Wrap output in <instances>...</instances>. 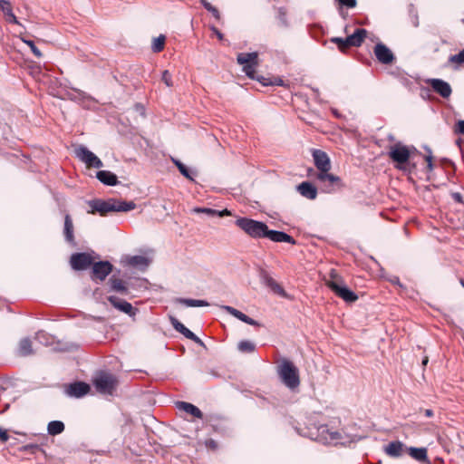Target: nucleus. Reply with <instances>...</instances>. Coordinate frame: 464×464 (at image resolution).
<instances>
[{"label": "nucleus", "mask_w": 464, "mask_h": 464, "mask_svg": "<svg viewBox=\"0 0 464 464\" xmlns=\"http://www.w3.org/2000/svg\"><path fill=\"white\" fill-rule=\"evenodd\" d=\"M178 303L185 304L188 307H202V306H208V304L205 300H198V299H191V298H179Z\"/></svg>", "instance_id": "obj_35"}, {"label": "nucleus", "mask_w": 464, "mask_h": 464, "mask_svg": "<svg viewBox=\"0 0 464 464\" xmlns=\"http://www.w3.org/2000/svg\"><path fill=\"white\" fill-rule=\"evenodd\" d=\"M110 288L111 291L116 293L126 295L128 293V287L126 283L118 278L116 275H112L109 280Z\"/></svg>", "instance_id": "obj_30"}, {"label": "nucleus", "mask_w": 464, "mask_h": 464, "mask_svg": "<svg viewBox=\"0 0 464 464\" xmlns=\"http://www.w3.org/2000/svg\"><path fill=\"white\" fill-rule=\"evenodd\" d=\"M205 445H206L207 448L211 449V450H216L218 448V443L213 439L207 440L205 441Z\"/></svg>", "instance_id": "obj_47"}, {"label": "nucleus", "mask_w": 464, "mask_h": 464, "mask_svg": "<svg viewBox=\"0 0 464 464\" xmlns=\"http://www.w3.org/2000/svg\"><path fill=\"white\" fill-rule=\"evenodd\" d=\"M455 132L464 135V120L458 121L455 127Z\"/></svg>", "instance_id": "obj_46"}, {"label": "nucleus", "mask_w": 464, "mask_h": 464, "mask_svg": "<svg viewBox=\"0 0 464 464\" xmlns=\"http://www.w3.org/2000/svg\"><path fill=\"white\" fill-rule=\"evenodd\" d=\"M135 107H136V110H137L138 111H140L141 114H143V113H144V108H143V106H141V105H140V104H137Z\"/></svg>", "instance_id": "obj_56"}, {"label": "nucleus", "mask_w": 464, "mask_h": 464, "mask_svg": "<svg viewBox=\"0 0 464 464\" xmlns=\"http://www.w3.org/2000/svg\"><path fill=\"white\" fill-rule=\"evenodd\" d=\"M401 82H402V84H404L405 86H408V84H409V80H408L407 78H403V79L401 80Z\"/></svg>", "instance_id": "obj_58"}, {"label": "nucleus", "mask_w": 464, "mask_h": 464, "mask_svg": "<svg viewBox=\"0 0 464 464\" xmlns=\"http://www.w3.org/2000/svg\"><path fill=\"white\" fill-rule=\"evenodd\" d=\"M398 168H399L400 169H404V168H403V167H401V166H398Z\"/></svg>", "instance_id": "obj_62"}, {"label": "nucleus", "mask_w": 464, "mask_h": 464, "mask_svg": "<svg viewBox=\"0 0 464 464\" xmlns=\"http://www.w3.org/2000/svg\"><path fill=\"white\" fill-rule=\"evenodd\" d=\"M276 372L282 383L290 390H295L300 385L299 370L293 362L286 358L279 361Z\"/></svg>", "instance_id": "obj_2"}, {"label": "nucleus", "mask_w": 464, "mask_h": 464, "mask_svg": "<svg viewBox=\"0 0 464 464\" xmlns=\"http://www.w3.org/2000/svg\"><path fill=\"white\" fill-rule=\"evenodd\" d=\"M389 139H390L391 140H393V137H392V135H390V136H389Z\"/></svg>", "instance_id": "obj_61"}, {"label": "nucleus", "mask_w": 464, "mask_h": 464, "mask_svg": "<svg viewBox=\"0 0 464 464\" xmlns=\"http://www.w3.org/2000/svg\"><path fill=\"white\" fill-rule=\"evenodd\" d=\"M64 430V424L61 420H52L48 423L47 431L50 435H58Z\"/></svg>", "instance_id": "obj_34"}, {"label": "nucleus", "mask_w": 464, "mask_h": 464, "mask_svg": "<svg viewBox=\"0 0 464 464\" xmlns=\"http://www.w3.org/2000/svg\"><path fill=\"white\" fill-rule=\"evenodd\" d=\"M170 323L173 328L182 334L186 338L195 342L197 344L200 346H205L204 342L198 337L193 332H191L188 328H187L182 323H180L177 318L170 317Z\"/></svg>", "instance_id": "obj_14"}, {"label": "nucleus", "mask_w": 464, "mask_h": 464, "mask_svg": "<svg viewBox=\"0 0 464 464\" xmlns=\"http://www.w3.org/2000/svg\"><path fill=\"white\" fill-rule=\"evenodd\" d=\"M90 167L100 169L103 167L102 161L96 156Z\"/></svg>", "instance_id": "obj_48"}, {"label": "nucleus", "mask_w": 464, "mask_h": 464, "mask_svg": "<svg viewBox=\"0 0 464 464\" xmlns=\"http://www.w3.org/2000/svg\"><path fill=\"white\" fill-rule=\"evenodd\" d=\"M113 266L109 261H98L92 264V278L93 280L104 281L112 272Z\"/></svg>", "instance_id": "obj_9"}, {"label": "nucleus", "mask_w": 464, "mask_h": 464, "mask_svg": "<svg viewBox=\"0 0 464 464\" xmlns=\"http://www.w3.org/2000/svg\"><path fill=\"white\" fill-rule=\"evenodd\" d=\"M424 415L428 418H431L434 416V411L431 409H426L424 410Z\"/></svg>", "instance_id": "obj_55"}, {"label": "nucleus", "mask_w": 464, "mask_h": 464, "mask_svg": "<svg viewBox=\"0 0 464 464\" xmlns=\"http://www.w3.org/2000/svg\"><path fill=\"white\" fill-rule=\"evenodd\" d=\"M426 161H427V168L429 170H432L433 169V163H432V157L431 155H428L426 158H425Z\"/></svg>", "instance_id": "obj_51"}, {"label": "nucleus", "mask_w": 464, "mask_h": 464, "mask_svg": "<svg viewBox=\"0 0 464 464\" xmlns=\"http://www.w3.org/2000/svg\"><path fill=\"white\" fill-rule=\"evenodd\" d=\"M376 59L382 64H390L395 60L392 52L382 43H378L373 50Z\"/></svg>", "instance_id": "obj_11"}, {"label": "nucleus", "mask_w": 464, "mask_h": 464, "mask_svg": "<svg viewBox=\"0 0 464 464\" xmlns=\"http://www.w3.org/2000/svg\"><path fill=\"white\" fill-rule=\"evenodd\" d=\"M74 227L72 220L70 215H65L64 217V225H63V236L65 241L72 246H76V242L74 239Z\"/></svg>", "instance_id": "obj_22"}, {"label": "nucleus", "mask_w": 464, "mask_h": 464, "mask_svg": "<svg viewBox=\"0 0 464 464\" xmlns=\"http://www.w3.org/2000/svg\"><path fill=\"white\" fill-rule=\"evenodd\" d=\"M265 238H268L271 241L276 242V243L285 242V243H289L291 245L296 244V241L295 240V238L293 237H291L290 235L286 234L285 232L272 230V229H269L268 227L266 228Z\"/></svg>", "instance_id": "obj_18"}, {"label": "nucleus", "mask_w": 464, "mask_h": 464, "mask_svg": "<svg viewBox=\"0 0 464 464\" xmlns=\"http://www.w3.org/2000/svg\"><path fill=\"white\" fill-rule=\"evenodd\" d=\"M341 5H344L348 8H353L356 6V0H336Z\"/></svg>", "instance_id": "obj_44"}, {"label": "nucleus", "mask_w": 464, "mask_h": 464, "mask_svg": "<svg viewBox=\"0 0 464 464\" xmlns=\"http://www.w3.org/2000/svg\"><path fill=\"white\" fill-rule=\"evenodd\" d=\"M17 353L20 356H29L33 354L32 342L29 338L20 340Z\"/></svg>", "instance_id": "obj_32"}, {"label": "nucleus", "mask_w": 464, "mask_h": 464, "mask_svg": "<svg viewBox=\"0 0 464 464\" xmlns=\"http://www.w3.org/2000/svg\"><path fill=\"white\" fill-rule=\"evenodd\" d=\"M326 285L337 296L347 303H353L358 299V295L345 285L342 277L334 269L330 272V279Z\"/></svg>", "instance_id": "obj_3"}, {"label": "nucleus", "mask_w": 464, "mask_h": 464, "mask_svg": "<svg viewBox=\"0 0 464 464\" xmlns=\"http://www.w3.org/2000/svg\"><path fill=\"white\" fill-rule=\"evenodd\" d=\"M237 348L241 353H249L255 351L256 345L251 341L244 340L238 343Z\"/></svg>", "instance_id": "obj_38"}, {"label": "nucleus", "mask_w": 464, "mask_h": 464, "mask_svg": "<svg viewBox=\"0 0 464 464\" xmlns=\"http://www.w3.org/2000/svg\"><path fill=\"white\" fill-rule=\"evenodd\" d=\"M426 82L429 83L433 91L442 98H449L451 95L452 89L449 82L436 78L428 79L426 80Z\"/></svg>", "instance_id": "obj_13"}, {"label": "nucleus", "mask_w": 464, "mask_h": 464, "mask_svg": "<svg viewBox=\"0 0 464 464\" xmlns=\"http://www.w3.org/2000/svg\"><path fill=\"white\" fill-rule=\"evenodd\" d=\"M108 301L114 308L128 314L130 317L135 316L136 313L138 312V309L134 308L130 303L117 296H108Z\"/></svg>", "instance_id": "obj_12"}, {"label": "nucleus", "mask_w": 464, "mask_h": 464, "mask_svg": "<svg viewBox=\"0 0 464 464\" xmlns=\"http://www.w3.org/2000/svg\"><path fill=\"white\" fill-rule=\"evenodd\" d=\"M76 156L84 162L88 167L91 166L94 159L96 158V155L89 150L85 146H79L75 150Z\"/></svg>", "instance_id": "obj_27"}, {"label": "nucleus", "mask_w": 464, "mask_h": 464, "mask_svg": "<svg viewBox=\"0 0 464 464\" xmlns=\"http://www.w3.org/2000/svg\"><path fill=\"white\" fill-rule=\"evenodd\" d=\"M96 390L102 394H112L117 386L116 378L109 372H101L93 380Z\"/></svg>", "instance_id": "obj_7"}, {"label": "nucleus", "mask_w": 464, "mask_h": 464, "mask_svg": "<svg viewBox=\"0 0 464 464\" xmlns=\"http://www.w3.org/2000/svg\"><path fill=\"white\" fill-rule=\"evenodd\" d=\"M313 158L315 167L320 172L329 171L331 169V162L328 155L321 150H314Z\"/></svg>", "instance_id": "obj_16"}, {"label": "nucleus", "mask_w": 464, "mask_h": 464, "mask_svg": "<svg viewBox=\"0 0 464 464\" xmlns=\"http://www.w3.org/2000/svg\"><path fill=\"white\" fill-rule=\"evenodd\" d=\"M9 439V436L7 434V431L0 427V440L2 442L7 441Z\"/></svg>", "instance_id": "obj_49"}, {"label": "nucleus", "mask_w": 464, "mask_h": 464, "mask_svg": "<svg viewBox=\"0 0 464 464\" xmlns=\"http://www.w3.org/2000/svg\"><path fill=\"white\" fill-rule=\"evenodd\" d=\"M317 180L324 184V191L331 193L334 191V186L340 184V178L328 173V171L319 172L316 176Z\"/></svg>", "instance_id": "obj_15"}, {"label": "nucleus", "mask_w": 464, "mask_h": 464, "mask_svg": "<svg viewBox=\"0 0 464 464\" xmlns=\"http://www.w3.org/2000/svg\"><path fill=\"white\" fill-rule=\"evenodd\" d=\"M96 178L106 186H115L118 184L117 176L109 170H99L96 173Z\"/></svg>", "instance_id": "obj_28"}, {"label": "nucleus", "mask_w": 464, "mask_h": 464, "mask_svg": "<svg viewBox=\"0 0 464 464\" xmlns=\"http://www.w3.org/2000/svg\"><path fill=\"white\" fill-rule=\"evenodd\" d=\"M408 447L400 440L390 442L384 447V452L392 458H400L406 454Z\"/></svg>", "instance_id": "obj_17"}, {"label": "nucleus", "mask_w": 464, "mask_h": 464, "mask_svg": "<svg viewBox=\"0 0 464 464\" xmlns=\"http://www.w3.org/2000/svg\"><path fill=\"white\" fill-rule=\"evenodd\" d=\"M390 281L392 284L402 287V285L401 284L399 277L393 276L392 278L390 279Z\"/></svg>", "instance_id": "obj_53"}, {"label": "nucleus", "mask_w": 464, "mask_h": 464, "mask_svg": "<svg viewBox=\"0 0 464 464\" xmlns=\"http://www.w3.org/2000/svg\"><path fill=\"white\" fill-rule=\"evenodd\" d=\"M70 263L74 270H85L92 264V257L88 253H75L71 256Z\"/></svg>", "instance_id": "obj_10"}, {"label": "nucleus", "mask_w": 464, "mask_h": 464, "mask_svg": "<svg viewBox=\"0 0 464 464\" xmlns=\"http://www.w3.org/2000/svg\"><path fill=\"white\" fill-rule=\"evenodd\" d=\"M92 213L98 212L101 216H105L109 212H128L136 208L133 201H124L117 198L92 199L89 202Z\"/></svg>", "instance_id": "obj_1"}, {"label": "nucleus", "mask_w": 464, "mask_h": 464, "mask_svg": "<svg viewBox=\"0 0 464 464\" xmlns=\"http://www.w3.org/2000/svg\"><path fill=\"white\" fill-rule=\"evenodd\" d=\"M174 165L178 168L181 175H183L186 179L194 181L193 175H196V171L190 170L185 164H183L180 160L172 158L171 159Z\"/></svg>", "instance_id": "obj_33"}, {"label": "nucleus", "mask_w": 464, "mask_h": 464, "mask_svg": "<svg viewBox=\"0 0 464 464\" xmlns=\"http://www.w3.org/2000/svg\"><path fill=\"white\" fill-rule=\"evenodd\" d=\"M261 281L264 285H266L267 287H269L274 293L281 295L285 296L286 294L285 290L276 283V280H274L267 272L262 271L261 275Z\"/></svg>", "instance_id": "obj_21"}, {"label": "nucleus", "mask_w": 464, "mask_h": 464, "mask_svg": "<svg viewBox=\"0 0 464 464\" xmlns=\"http://www.w3.org/2000/svg\"><path fill=\"white\" fill-rule=\"evenodd\" d=\"M296 190L300 193L304 198L313 200L317 197V188L316 187L309 181H303L296 187Z\"/></svg>", "instance_id": "obj_20"}, {"label": "nucleus", "mask_w": 464, "mask_h": 464, "mask_svg": "<svg viewBox=\"0 0 464 464\" xmlns=\"http://www.w3.org/2000/svg\"><path fill=\"white\" fill-rule=\"evenodd\" d=\"M210 30L218 36L219 40H223L224 35L214 25L210 26Z\"/></svg>", "instance_id": "obj_50"}, {"label": "nucleus", "mask_w": 464, "mask_h": 464, "mask_svg": "<svg viewBox=\"0 0 464 464\" xmlns=\"http://www.w3.org/2000/svg\"><path fill=\"white\" fill-rule=\"evenodd\" d=\"M430 92V90L428 88H422L421 89V95L424 96Z\"/></svg>", "instance_id": "obj_57"}, {"label": "nucleus", "mask_w": 464, "mask_h": 464, "mask_svg": "<svg viewBox=\"0 0 464 464\" xmlns=\"http://www.w3.org/2000/svg\"><path fill=\"white\" fill-rule=\"evenodd\" d=\"M228 215H230V211L227 209H223L221 211L218 210V213L216 214V216H218V217H224V216H228Z\"/></svg>", "instance_id": "obj_54"}, {"label": "nucleus", "mask_w": 464, "mask_h": 464, "mask_svg": "<svg viewBox=\"0 0 464 464\" xmlns=\"http://www.w3.org/2000/svg\"><path fill=\"white\" fill-rule=\"evenodd\" d=\"M176 407L179 411H183L186 413L193 416L194 418L202 420L203 419V412L200 411L199 408L195 406L194 404L187 401H177Z\"/></svg>", "instance_id": "obj_23"}, {"label": "nucleus", "mask_w": 464, "mask_h": 464, "mask_svg": "<svg viewBox=\"0 0 464 464\" xmlns=\"http://www.w3.org/2000/svg\"><path fill=\"white\" fill-rule=\"evenodd\" d=\"M237 61L239 64L243 65V72L248 78L256 80L259 82L265 80V77H259L256 74V67L258 64V54L256 52L240 53L237 54Z\"/></svg>", "instance_id": "obj_6"}, {"label": "nucleus", "mask_w": 464, "mask_h": 464, "mask_svg": "<svg viewBox=\"0 0 464 464\" xmlns=\"http://www.w3.org/2000/svg\"><path fill=\"white\" fill-rule=\"evenodd\" d=\"M319 438L316 440H320L324 444H342L346 445L352 442L357 441L359 439L357 436H349L343 431H331L327 425H321L318 428Z\"/></svg>", "instance_id": "obj_4"}, {"label": "nucleus", "mask_w": 464, "mask_h": 464, "mask_svg": "<svg viewBox=\"0 0 464 464\" xmlns=\"http://www.w3.org/2000/svg\"><path fill=\"white\" fill-rule=\"evenodd\" d=\"M161 80L168 87H171L173 85L171 74L168 70L162 72Z\"/></svg>", "instance_id": "obj_43"}, {"label": "nucleus", "mask_w": 464, "mask_h": 464, "mask_svg": "<svg viewBox=\"0 0 464 464\" xmlns=\"http://www.w3.org/2000/svg\"><path fill=\"white\" fill-rule=\"evenodd\" d=\"M21 40L25 44H27L32 53L37 57V58H41L43 56V53H41V51L36 47V45L34 44V41L32 40H28V39H25V38H21Z\"/></svg>", "instance_id": "obj_39"}, {"label": "nucleus", "mask_w": 464, "mask_h": 464, "mask_svg": "<svg viewBox=\"0 0 464 464\" xmlns=\"http://www.w3.org/2000/svg\"><path fill=\"white\" fill-rule=\"evenodd\" d=\"M222 309L227 311L228 314L233 315L234 317L237 318L238 320H240L249 325H254V326L258 325V323L256 320L252 319L251 317L247 316L244 313L240 312L239 310H237L232 306L223 305Z\"/></svg>", "instance_id": "obj_24"}, {"label": "nucleus", "mask_w": 464, "mask_h": 464, "mask_svg": "<svg viewBox=\"0 0 464 464\" xmlns=\"http://www.w3.org/2000/svg\"><path fill=\"white\" fill-rule=\"evenodd\" d=\"M449 63L461 64L464 63V48L457 54L450 55Z\"/></svg>", "instance_id": "obj_40"}, {"label": "nucleus", "mask_w": 464, "mask_h": 464, "mask_svg": "<svg viewBox=\"0 0 464 464\" xmlns=\"http://www.w3.org/2000/svg\"><path fill=\"white\" fill-rule=\"evenodd\" d=\"M368 32L365 29L358 28L353 34L346 37V42L351 46L359 47L362 45L363 40L367 36Z\"/></svg>", "instance_id": "obj_25"}, {"label": "nucleus", "mask_w": 464, "mask_h": 464, "mask_svg": "<svg viewBox=\"0 0 464 464\" xmlns=\"http://www.w3.org/2000/svg\"><path fill=\"white\" fill-rule=\"evenodd\" d=\"M0 9L6 16V21L8 23L22 26L21 23L18 21L17 17L13 13L11 4L8 0H0Z\"/></svg>", "instance_id": "obj_26"}, {"label": "nucleus", "mask_w": 464, "mask_h": 464, "mask_svg": "<svg viewBox=\"0 0 464 464\" xmlns=\"http://www.w3.org/2000/svg\"><path fill=\"white\" fill-rule=\"evenodd\" d=\"M461 285L464 287V280L460 281Z\"/></svg>", "instance_id": "obj_60"}, {"label": "nucleus", "mask_w": 464, "mask_h": 464, "mask_svg": "<svg viewBox=\"0 0 464 464\" xmlns=\"http://www.w3.org/2000/svg\"><path fill=\"white\" fill-rule=\"evenodd\" d=\"M200 4L204 6V8L208 11L212 15L213 17L219 21L220 18H221V15H220V13L219 11L218 10V8H216L214 5H212L209 2H208L207 0H199Z\"/></svg>", "instance_id": "obj_36"}, {"label": "nucleus", "mask_w": 464, "mask_h": 464, "mask_svg": "<svg viewBox=\"0 0 464 464\" xmlns=\"http://www.w3.org/2000/svg\"><path fill=\"white\" fill-rule=\"evenodd\" d=\"M261 83H263V85H278V86H282L283 85V80H281L280 78H276L274 82H266V79L265 78V80H262V82H260Z\"/></svg>", "instance_id": "obj_45"}, {"label": "nucleus", "mask_w": 464, "mask_h": 464, "mask_svg": "<svg viewBox=\"0 0 464 464\" xmlns=\"http://www.w3.org/2000/svg\"><path fill=\"white\" fill-rule=\"evenodd\" d=\"M331 42L336 44L341 51H343L347 47H351V45L346 42V38L333 37Z\"/></svg>", "instance_id": "obj_41"}, {"label": "nucleus", "mask_w": 464, "mask_h": 464, "mask_svg": "<svg viewBox=\"0 0 464 464\" xmlns=\"http://www.w3.org/2000/svg\"><path fill=\"white\" fill-rule=\"evenodd\" d=\"M89 392V384L83 382H75L73 383H71L66 390L67 395L74 398H82L84 395H86Z\"/></svg>", "instance_id": "obj_19"}, {"label": "nucleus", "mask_w": 464, "mask_h": 464, "mask_svg": "<svg viewBox=\"0 0 464 464\" xmlns=\"http://www.w3.org/2000/svg\"><path fill=\"white\" fill-rule=\"evenodd\" d=\"M235 224L252 238L259 239L266 237L267 226L262 221L248 218H238Z\"/></svg>", "instance_id": "obj_5"}, {"label": "nucleus", "mask_w": 464, "mask_h": 464, "mask_svg": "<svg viewBox=\"0 0 464 464\" xmlns=\"http://www.w3.org/2000/svg\"><path fill=\"white\" fill-rule=\"evenodd\" d=\"M127 264L130 266L144 271L150 265V259L144 256H132L128 257Z\"/></svg>", "instance_id": "obj_29"}, {"label": "nucleus", "mask_w": 464, "mask_h": 464, "mask_svg": "<svg viewBox=\"0 0 464 464\" xmlns=\"http://www.w3.org/2000/svg\"><path fill=\"white\" fill-rule=\"evenodd\" d=\"M452 198L456 201V202H459V203H461L462 202V196L460 193L459 192H454L452 193Z\"/></svg>", "instance_id": "obj_52"}, {"label": "nucleus", "mask_w": 464, "mask_h": 464, "mask_svg": "<svg viewBox=\"0 0 464 464\" xmlns=\"http://www.w3.org/2000/svg\"><path fill=\"white\" fill-rule=\"evenodd\" d=\"M406 453L420 462H426L428 460L427 450L425 448L408 447Z\"/></svg>", "instance_id": "obj_31"}, {"label": "nucleus", "mask_w": 464, "mask_h": 464, "mask_svg": "<svg viewBox=\"0 0 464 464\" xmlns=\"http://www.w3.org/2000/svg\"><path fill=\"white\" fill-rule=\"evenodd\" d=\"M193 212L195 213H204V214H207L208 216H216V214L218 213V210L216 209H213V208H193Z\"/></svg>", "instance_id": "obj_42"}, {"label": "nucleus", "mask_w": 464, "mask_h": 464, "mask_svg": "<svg viewBox=\"0 0 464 464\" xmlns=\"http://www.w3.org/2000/svg\"><path fill=\"white\" fill-rule=\"evenodd\" d=\"M428 363V358H424L422 361V364L426 365Z\"/></svg>", "instance_id": "obj_59"}, {"label": "nucleus", "mask_w": 464, "mask_h": 464, "mask_svg": "<svg viewBox=\"0 0 464 464\" xmlns=\"http://www.w3.org/2000/svg\"><path fill=\"white\" fill-rule=\"evenodd\" d=\"M165 36L160 34V36L153 39L151 49L154 53H160L163 50L165 44Z\"/></svg>", "instance_id": "obj_37"}, {"label": "nucleus", "mask_w": 464, "mask_h": 464, "mask_svg": "<svg viewBox=\"0 0 464 464\" xmlns=\"http://www.w3.org/2000/svg\"><path fill=\"white\" fill-rule=\"evenodd\" d=\"M410 156V149L407 146L402 145L401 142H398L394 146L391 147L389 151L390 159L399 165L407 163L409 161Z\"/></svg>", "instance_id": "obj_8"}]
</instances>
